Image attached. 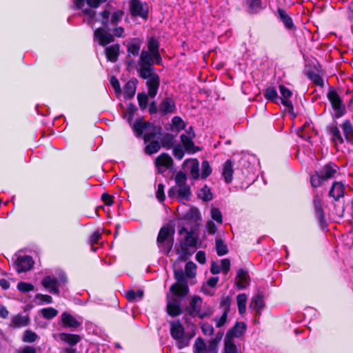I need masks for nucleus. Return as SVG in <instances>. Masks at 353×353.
Returning <instances> with one entry per match:
<instances>
[{"label": "nucleus", "instance_id": "1", "mask_svg": "<svg viewBox=\"0 0 353 353\" xmlns=\"http://www.w3.org/2000/svg\"><path fill=\"white\" fill-rule=\"evenodd\" d=\"M154 63H156V60L152 53L143 50L136 65L140 77L147 79L148 95L152 98L157 95L160 84L159 77L154 72L153 68Z\"/></svg>", "mask_w": 353, "mask_h": 353}, {"label": "nucleus", "instance_id": "2", "mask_svg": "<svg viewBox=\"0 0 353 353\" xmlns=\"http://www.w3.org/2000/svg\"><path fill=\"white\" fill-rule=\"evenodd\" d=\"M170 332L172 338L176 341L178 349L181 350L189 346L192 336L186 333L185 328L179 321L170 322Z\"/></svg>", "mask_w": 353, "mask_h": 353}, {"label": "nucleus", "instance_id": "3", "mask_svg": "<svg viewBox=\"0 0 353 353\" xmlns=\"http://www.w3.org/2000/svg\"><path fill=\"white\" fill-rule=\"evenodd\" d=\"M132 128L138 137H141L143 133L145 143L150 141L161 132V128L154 126L149 122H142L141 120L137 121L132 126Z\"/></svg>", "mask_w": 353, "mask_h": 353}, {"label": "nucleus", "instance_id": "4", "mask_svg": "<svg viewBox=\"0 0 353 353\" xmlns=\"http://www.w3.org/2000/svg\"><path fill=\"white\" fill-rule=\"evenodd\" d=\"M67 282V278L65 274L59 275V279L46 276L41 281V285L50 293L53 294H59V287L61 284H65Z\"/></svg>", "mask_w": 353, "mask_h": 353}, {"label": "nucleus", "instance_id": "5", "mask_svg": "<svg viewBox=\"0 0 353 353\" xmlns=\"http://www.w3.org/2000/svg\"><path fill=\"white\" fill-rule=\"evenodd\" d=\"M157 243L160 249L168 254L173 245V239L170 234V230L168 227H163L159 232L157 237Z\"/></svg>", "mask_w": 353, "mask_h": 353}, {"label": "nucleus", "instance_id": "6", "mask_svg": "<svg viewBox=\"0 0 353 353\" xmlns=\"http://www.w3.org/2000/svg\"><path fill=\"white\" fill-rule=\"evenodd\" d=\"M327 98L332 105L334 117L339 118L344 115L346 112L345 106L336 92L330 90L327 93Z\"/></svg>", "mask_w": 353, "mask_h": 353}, {"label": "nucleus", "instance_id": "7", "mask_svg": "<svg viewBox=\"0 0 353 353\" xmlns=\"http://www.w3.org/2000/svg\"><path fill=\"white\" fill-rule=\"evenodd\" d=\"M174 276L178 282L170 287V292L177 296H185L188 292V287L184 281V273L182 270H175Z\"/></svg>", "mask_w": 353, "mask_h": 353}, {"label": "nucleus", "instance_id": "8", "mask_svg": "<svg viewBox=\"0 0 353 353\" xmlns=\"http://www.w3.org/2000/svg\"><path fill=\"white\" fill-rule=\"evenodd\" d=\"M184 296H177L172 293L171 296L168 295L167 311L169 315L176 316L181 312V298Z\"/></svg>", "mask_w": 353, "mask_h": 353}, {"label": "nucleus", "instance_id": "9", "mask_svg": "<svg viewBox=\"0 0 353 353\" xmlns=\"http://www.w3.org/2000/svg\"><path fill=\"white\" fill-rule=\"evenodd\" d=\"M130 10L132 15L141 17L146 19L148 14V6L140 0H130Z\"/></svg>", "mask_w": 353, "mask_h": 353}, {"label": "nucleus", "instance_id": "10", "mask_svg": "<svg viewBox=\"0 0 353 353\" xmlns=\"http://www.w3.org/2000/svg\"><path fill=\"white\" fill-rule=\"evenodd\" d=\"M202 299L199 296H194L190 303V313L193 316H198L199 318H204L212 314L210 310L208 312L201 310Z\"/></svg>", "mask_w": 353, "mask_h": 353}, {"label": "nucleus", "instance_id": "11", "mask_svg": "<svg viewBox=\"0 0 353 353\" xmlns=\"http://www.w3.org/2000/svg\"><path fill=\"white\" fill-rule=\"evenodd\" d=\"M60 318L64 327L70 328H77L82 325L83 321L81 316H74L66 312H63Z\"/></svg>", "mask_w": 353, "mask_h": 353}, {"label": "nucleus", "instance_id": "12", "mask_svg": "<svg viewBox=\"0 0 353 353\" xmlns=\"http://www.w3.org/2000/svg\"><path fill=\"white\" fill-rule=\"evenodd\" d=\"M34 265L32 257L23 255L18 256L14 261V268L17 272H25L30 270Z\"/></svg>", "mask_w": 353, "mask_h": 353}, {"label": "nucleus", "instance_id": "13", "mask_svg": "<svg viewBox=\"0 0 353 353\" xmlns=\"http://www.w3.org/2000/svg\"><path fill=\"white\" fill-rule=\"evenodd\" d=\"M194 137V133L191 127L186 130L185 134H183L181 135V141L185 151L188 153H194L199 150V148L194 146L192 140Z\"/></svg>", "mask_w": 353, "mask_h": 353}, {"label": "nucleus", "instance_id": "14", "mask_svg": "<svg viewBox=\"0 0 353 353\" xmlns=\"http://www.w3.org/2000/svg\"><path fill=\"white\" fill-rule=\"evenodd\" d=\"M170 197H177L181 201H188L190 195V187L188 185L172 187L168 191Z\"/></svg>", "mask_w": 353, "mask_h": 353}, {"label": "nucleus", "instance_id": "15", "mask_svg": "<svg viewBox=\"0 0 353 353\" xmlns=\"http://www.w3.org/2000/svg\"><path fill=\"white\" fill-rule=\"evenodd\" d=\"M230 301L228 298L223 299L221 302V307L222 309V314L220 316H216L214 321L216 327H223L227 322L228 313L230 310Z\"/></svg>", "mask_w": 353, "mask_h": 353}, {"label": "nucleus", "instance_id": "16", "mask_svg": "<svg viewBox=\"0 0 353 353\" xmlns=\"http://www.w3.org/2000/svg\"><path fill=\"white\" fill-rule=\"evenodd\" d=\"M172 159L170 155L163 153L159 155L155 161L156 167L160 173L165 172L172 165Z\"/></svg>", "mask_w": 353, "mask_h": 353}, {"label": "nucleus", "instance_id": "17", "mask_svg": "<svg viewBox=\"0 0 353 353\" xmlns=\"http://www.w3.org/2000/svg\"><path fill=\"white\" fill-rule=\"evenodd\" d=\"M94 38L101 46H105L113 41V35L102 28H99L94 31Z\"/></svg>", "mask_w": 353, "mask_h": 353}, {"label": "nucleus", "instance_id": "18", "mask_svg": "<svg viewBox=\"0 0 353 353\" xmlns=\"http://www.w3.org/2000/svg\"><path fill=\"white\" fill-rule=\"evenodd\" d=\"M148 52L152 53L155 60L156 64H161V57L159 51V43L157 39L152 37L150 38L148 42Z\"/></svg>", "mask_w": 353, "mask_h": 353}, {"label": "nucleus", "instance_id": "19", "mask_svg": "<svg viewBox=\"0 0 353 353\" xmlns=\"http://www.w3.org/2000/svg\"><path fill=\"white\" fill-rule=\"evenodd\" d=\"M279 91L281 94V97H279V102H281L285 107L288 110L293 109L292 101L290 98L292 95V92L284 85L279 86Z\"/></svg>", "mask_w": 353, "mask_h": 353}, {"label": "nucleus", "instance_id": "20", "mask_svg": "<svg viewBox=\"0 0 353 353\" xmlns=\"http://www.w3.org/2000/svg\"><path fill=\"white\" fill-rule=\"evenodd\" d=\"M181 236H183V244L184 246L194 248L196 245V239L192 232L188 231L185 228L179 230Z\"/></svg>", "mask_w": 353, "mask_h": 353}, {"label": "nucleus", "instance_id": "21", "mask_svg": "<svg viewBox=\"0 0 353 353\" xmlns=\"http://www.w3.org/2000/svg\"><path fill=\"white\" fill-rule=\"evenodd\" d=\"M246 328V325L243 322H237L235 325L230 330L227 334L225 337L229 339L239 338L244 333Z\"/></svg>", "mask_w": 353, "mask_h": 353}, {"label": "nucleus", "instance_id": "22", "mask_svg": "<svg viewBox=\"0 0 353 353\" xmlns=\"http://www.w3.org/2000/svg\"><path fill=\"white\" fill-rule=\"evenodd\" d=\"M184 166L190 170L193 179H197L199 176V163L197 159H188L184 162Z\"/></svg>", "mask_w": 353, "mask_h": 353}, {"label": "nucleus", "instance_id": "23", "mask_svg": "<svg viewBox=\"0 0 353 353\" xmlns=\"http://www.w3.org/2000/svg\"><path fill=\"white\" fill-rule=\"evenodd\" d=\"M344 185L341 182H334L330 190L329 196L333 197L335 201H338L344 195Z\"/></svg>", "mask_w": 353, "mask_h": 353}, {"label": "nucleus", "instance_id": "24", "mask_svg": "<svg viewBox=\"0 0 353 353\" xmlns=\"http://www.w3.org/2000/svg\"><path fill=\"white\" fill-rule=\"evenodd\" d=\"M338 167L336 164L333 163H330L326 164L324 167H323L319 171H318L323 176V178L326 181L332 176L336 173Z\"/></svg>", "mask_w": 353, "mask_h": 353}, {"label": "nucleus", "instance_id": "25", "mask_svg": "<svg viewBox=\"0 0 353 353\" xmlns=\"http://www.w3.org/2000/svg\"><path fill=\"white\" fill-rule=\"evenodd\" d=\"M237 281H236V285L239 289H244L245 288L248 284H249V275L248 274V272L240 269L237 272Z\"/></svg>", "mask_w": 353, "mask_h": 353}, {"label": "nucleus", "instance_id": "26", "mask_svg": "<svg viewBox=\"0 0 353 353\" xmlns=\"http://www.w3.org/2000/svg\"><path fill=\"white\" fill-rule=\"evenodd\" d=\"M175 110V103L170 98H166L160 104V111L163 114L172 113Z\"/></svg>", "mask_w": 353, "mask_h": 353}, {"label": "nucleus", "instance_id": "27", "mask_svg": "<svg viewBox=\"0 0 353 353\" xmlns=\"http://www.w3.org/2000/svg\"><path fill=\"white\" fill-rule=\"evenodd\" d=\"M222 175L225 183H230L233 179V165L231 160H228L223 165Z\"/></svg>", "mask_w": 353, "mask_h": 353}, {"label": "nucleus", "instance_id": "28", "mask_svg": "<svg viewBox=\"0 0 353 353\" xmlns=\"http://www.w3.org/2000/svg\"><path fill=\"white\" fill-rule=\"evenodd\" d=\"M313 204L314 206L316 216L318 217L319 220L321 223H323L324 221L325 215L322 207V201L319 195H314Z\"/></svg>", "mask_w": 353, "mask_h": 353}, {"label": "nucleus", "instance_id": "29", "mask_svg": "<svg viewBox=\"0 0 353 353\" xmlns=\"http://www.w3.org/2000/svg\"><path fill=\"white\" fill-rule=\"evenodd\" d=\"M119 52L118 44L112 45L105 48L106 57L108 61L115 62L117 60Z\"/></svg>", "mask_w": 353, "mask_h": 353}, {"label": "nucleus", "instance_id": "30", "mask_svg": "<svg viewBox=\"0 0 353 353\" xmlns=\"http://www.w3.org/2000/svg\"><path fill=\"white\" fill-rule=\"evenodd\" d=\"M345 139L349 142H353V125L350 121L345 120L341 125Z\"/></svg>", "mask_w": 353, "mask_h": 353}, {"label": "nucleus", "instance_id": "31", "mask_svg": "<svg viewBox=\"0 0 353 353\" xmlns=\"http://www.w3.org/2000/svg\"><path fill=\"white\" fill-rule=\"evenodd\" d=\"M278 17L287 29L291 30L293 28L294 23L292 18L285 12V10L279 8L278 10Z\"/></svg>", "mask_w": 353, "mask_h": 353}, {"label": "nucleus", "instance_id": "32", "mask_svg": "<svg viewBox=\"0 0 353 353\" xmlns=\"http://www.w3.org/2000/svg\"><path fill=\"white\" fill-rule=\"evenodd\" d=\"M127 48L129 57L131 55L138 56L141 48V41L137 39H134L128 43Z\"/></svg>", "mask_w": 353, "mask_h": 353}, {"label": "nucleus", "instance_id": "33", "mask_svg": "<svg viewBox=\"0 0 353 353\" xmlns=\"http://www.w3.org/2000/svg\"><path fill=\"white\" fill-rule=\"evenodd\" d=\"M28 323L29 319L27 316L17 314L12 319L11 326L14 327H21L26 326Z\"/></svg>", "mask_w": 353, "mask_h": 353}, {"label": "nucleus", "instance_id": "34", "mask_svg": "<svg viewBox=\"0 0 353 353\" xmlns=\"http://www.w3.org/2000/svg\"><path fill=\"white\" fill-rule=\"evenodd\" d=\"M59 336L62 341L70 345H74L80 341V336L77 334L61 333Z\"/></svg>", "mask_w": 353, "mask_h": 353}, {"label": "nucleus", "instance_id": "35", "mask_svg": "<svg viewBox=\"0 0 353 353\" xmlns=\"http://www.w3.org/2000/svg\"><path fill=\"white\" fill-rule=\"evenodd\" d=\"M250 307L256 310L257 313L259 312L264 307V302L263 296L258 294L254 296L250 302Z\"/></svg>", "mask_w": 353, "mask_h": 353}, {"label": "nucleus", "instance_id": "36", "mask_svg": "<svg viewBox=\"0 0 353 353\" xmlns=\"http://www.w3.org/2000/svg\"><path fill=\"white\" fill-rule=\"evenodd\" d=\"M194 353H207L208 351L207 344L201 338H197L193 345Z\"/></svg>", "mask_w": 353, "mask_h": 353}, {"label": "nucleus", "instance_id": "37", "mask_svg": "<svg viewBox=\"0 0 353 353\" xmlns=\"http://www.w3.org/2000/svg\"><path fill=\"white\" fill-rule=\"evenodd\" d=\"M330 133L332 134V141L334 143L336 146L343 143V139L339 129L336 126H332L330 128Z\"/></svg>", "mask_w": 353, "mask_h": 353}, {"label": "nucleus", "instance_id": "38", "mask_svg": "<svg viewBox=\"0 0 353 353\" xmlns=\"http://www.w3.org/2000/svg\"><path fill=\"white\" fill-rule=\"evenodd\" d=\"M246 2L248 6L250 13H257L263 8L261 0H247Z\"/></svg>", "mask_w": 353, "mask_h": 353}, {"label": "nucleus", "instance_id": "39", "mask_svg": "<svg viewBox=\"0 0 353 353\" xmlns=\"http://www.w3.org/2000/svg\"><path fill=\"white\" fill-rule=\"evenodd\" d=\"M264 97L266 99L272 101L274 103H279V97L276 90L274 88H268L264 92Z\"/></svg>", "mask_w": 353, "mask_h": 353}, {"label": "nucleus", "instance_id": "40", "mask_svg": "<svg viewBox=\"0 0 353 353\" xmlns=\"http://www.w3.org/2000/svg\"><path fill=\"white\" fill-rule=\"evenodd\" d=\"M143 296V290H138L137 291L130 290L126 292V297L130 301H137Z\"/></svg>", "mask_w": 353, "mask_h": 353}, {"label": "nucleus", "instance_id": "41", "mask_svg": "<svg viewBox=\"0 0 353 353\" xmlns=\"http://www.w3.org/2000/svg\"><path fill=\"white\" fill-rule=\"evenodd\" d=\"M39 339V336L30 330H27L23 332L22 340L25 343H33Z\"/></svg>", "mask_w": 353, "mask_h": 353}, {"label": "nucleus", "instance_id": "42", "mask_svg": "<svg viewBox=\"0 0 353 353\" xmlns=\"http://www.w3.org/2000/svg\"><path fill=\"white\" fill-rule=\"evenodd\" d=\"M238 309L240 314H243L246 310L247 296L245 294H240L236 297Z\"/></svg>", "mask_w": 353, "mask_h": 353}, {"label": "nucleus", "instance_id": "43", "mask_svg": "<svg viewBox=\"0 0 353 353\" xmlns=\"http://www.w3.org/2000/svg\"><path fill=\"white\" fill-rule=\"evenodd\" d=\"M211 220L215 221L216 224L221 225L223 223V215L219 209L212 207L210 210Z\"/></svg>", "mask_w": 353, "mask_h": 353}, {"label": "nucleus", "instance_id": "44", "mask_svg": "<svg viewBox=\"0 0 353 353\" xmlns=\"http://www.w3.org/2000/svg\"><path fill=\"white\" fill-rule=\"evenodd\" d=\"M216 250L219 256L225 255L228 252V246L225 243L219 239H216Z\"/></svg>", "mask_w": 353, "mask_h": 353}, {"label": "nucleus", "instance_id": "45", "mask_svg": "<svg viewBox=\"0 0 353 353\" xmlns=\"http://www.w3.org/2000/svg\"><path fill=\"white\" fill-rule=\"evenodd\" d=\"M136 91V86L134 82L128 81L124 88V94L126 98L131 99L134 97Z\"/></svg>", "mask_w": 353, "mask_h": 353}, {"label": "nucleus", "instance_id": "46", "mask_svg": "<svg viewBox=\"0 0 353 353\" xmlns=\"http://www.w3.org/2000/svg\"><path fill=\"white\" fill-rule=\"evenodd\" d=\"M237 348L232 339L225 338V352L224 353H236Z\"/></svg>", "mask_w": 353, "mask_h": 353}, {"label": "nucleus", "instance_id": "47", "mask_svg": "<svg viewBox=\"0 0 353 353\" xmlns=\"http://www.w3.org/2000/svg\"><path fill=\"white\" fill-rule=\"evenodd\" d=\"M161 148L160 144L157 141H151L145 148V152L148 154L157 153Z\"/></svg>", "mask_w": 353, "mask_h": 353}, {"label": "nucleus", "instance_id": "48", "mask_svg": "<svg viewBox=\"0 0 353 353\" xmlns=\"http://www.w3.org/2000/svg\"><path fill=\"white\" fill-rule=\"evenodd\" d=\"M41 313L44 319H52L58 314V310L53 307H46L43 308Z\"/></svg>", "mask_w": 353, "mask_h": 353}, {"label": "nucleus", "instance_id": "49", "mask_svg": "<svg viewBox=\"0 0 353 353\" xmlns=\"http://www.w3.org/2000/svg\"><path fill=\"white\" fill-rule=\"evenodd\" d=\"M196 265L192 261H189L186 263L185 268V274L187 277L192 278L196 275Z\"/></svg>", "mask_w": 353, "mask_h": 353}, {"label": "nucleus", "instance_id": "50", "mask_svg": "<svg viewBox=\"0 0 353 353\" xmlns=\"http://www.w3.org/2000/svg\"><path fill=\"white\" fill-rule=\"evenodd\" d=\"M324 181L325 180L323 178L322 175L319 172H316L310 178L311 185L314 188L319 187Z\"/></svg>", "mask_w": 353, "mask_h": 353}, {"label": "nucleus", "instance_id": "51", "mask_svg": "<svg viewBox=\"0 0 353 353\" xmlns=\"http://www.w3.org/2000/svg\"><path fill=\"white\" fill-rule=\"evenodd\" d=\"M199 196L204 201H210L212 199V195L208 187L204 186L200 190L198 194Z\"/></svg>", "mask_w": 353, "mask_h": 353}, {"label": "nucleus", "instance_id": "52", "mask_svg": "<svg viewBox=\"0 0 353 353\" xmlns=\"http://www.w3.org/2000/svg\"><path fill=\"white\" fill-rule=\"evenodd\" d=\"M187 181V176L183 172H179L176 173L175 176L176 185L174 187H179L185 185Z\"/></svg>", "mask_w": 353, "mask_h": 353}, {"label": "nucleus", "instance_id": "53", "mask_svg": "<svg viewBox=\"0 0 353 353\" xmlns=\"http://www.w3.org/2000/svg\"><path fill=\"white\" fill-rule=\"evenodd\" d=\"M221 336L219 338L216 337L209 340L208 343L207 345L209 352L216 353L217 345L219 341L221 340Z\"/></svg>", "mask_w": 353, "mask_h": 353}, {"label": "nucleus", "instance_id": "54", "mask_svg": "<svg viewBox=\"0 0 353 353\" xmlns=\"http://www.w3.org/2000/svg\"><path fill=\"white\" fill-rule=\"evenodd\" d=\"M308 77L315 85L323 87L324 82L321 75L315 72H310Z\"/></svg>", "mask_w": 353, "mask_h": 353}, {"label": "nucleus", "instance_id": "55", "mask_svg": "<svg viewBox=\"0 0 353 353\" xmlns=\"http://www.w3.org/2000/svg\"><path fill=\"white\" fill-rule=\"evenodd\" d=\"M17 289L22 292H29L34 290V286L29 283L19 282L17 284Z\"/></svg>", "mask_w": 353, "mask_h": 353}, {"label": "nucleus", "instance_id": "56", "mask_svg": "<svg viewBox=\"0 0 353 353\" xmlns=\"http://www.w3.org/2000/svg\"><path fill=\"white\" fill-rule=\"evenodd\" d=\"M110 17V12L109 10H105L99 14L98 20L101 21V23L105 27H107Z\"/></svg>", "mask_w": 353, "mask_h": 353}, {"label": "nucleus", "instance_id": "57", "mask_svg": "<svg viewBox=\"0 0 353 353\" xmlns=\"http://www.w3.org/2000/svg\"><path fill=\"white\" fill-rule=\"evenodd\" d=\"M137 99L141 109H145L148 103L147 94L145 93H140L137 95Z\"/></svg>", "mask_w": 353, "mask_h": 353}, {"label": "nucleus", "instance_id": "58", "mask_svg": "<svg viewBox=\"0 0 353 353\" xmlns=\"http://www.w3.org/2000/svg\"><path fill=\"white\" fill-rule=\"evenodd\" d=\"M212 172V169L209 163L206 161L202 162L201 164V177L206 178L208 177Z\"/></svg>", "mask_w": 353, "mask_h": 353}, {"label": "nucleus", "instance_id": "59", "mask_svg": "<svg viewBox=\"0 0 353 353\" xmlns=\"http://www.w3.org/2000/svg\"><path fill=\"white\" fill-rule=\"evenodd\" d=\"M205 230L209 234H214L217 231V225L212 220H208L205 223Z\"/></svg>", "mask_w": 353, "mask_h": 353}, {"label": "nucleus", "instance_id": "60", "mask_svg": "<svg viewBox=\"0 0 353 353\" xmlns=\"http://www.w3.org/2000/svg\"><path fill=\"white\" fill-rule=\"evenodd\" d=\"M123 12L122 10H118L114 12H113L111 14V18L110 21L112 24L114 25L117 24L123 17Z\"/></svg>", "mask_w": 353, "mask_h": 353}, {"label": "nucleus", "instance_id": "61", "mask_svg": "<svg viewBox=\"0 0 353 353\" xmlns=\"http://www.w3.org/2000/svg\"><path fill=\"white\" fill-rule=\"evenodd\" d=\"M173 155L179 160L183 159L184 151L181 145H176L173 148Z\"/></svg>", "mask_w": 353, "mask_h": 353}, {"label": "nucleus", "instance_id": "62", "mask_svg": "<svg viewBox=\"0 0 353 353\" xmlns=\"http://www.w3.org/2000/svg\"><path fill=\"white\" fill-rule=\"evenodd\" d=\"M201 330L204 335L211 336L213 334L214 329L212 325L208 323H204L201 325Z\"/></svg>", "mask_w": 353, "mask_h": 353}, {"label": "nucleus", "instance_id": "63", "mask_svg": "<svg viewBox=\"0 0 353 353\" xmlns=\"http://www.w3.org/2000/svg\"><path fill=\"white\" fill-rule=\"evenodd\" d=\"M172 124L179 130L183 129L185 126L183 121L179 117H174L172 119Z\"/></svg>", "mask_w": 353, "mask_h": 353}, {"label": "nucleus", "instance_id": "64", "mask_svg": "<svg viewBox=\"0 0 353 353\" xmlns=\"http://www.w3.org/2000/svg\"><path fill=\"white\" fill-rule=\"evenodd\" d=\"M110 84L114 88L115 92L118 94H121V90L118 79L115 77H112L110 79Z\"/></svg>", "mask_w": 353, "mask_h": 353}]
</instances>
